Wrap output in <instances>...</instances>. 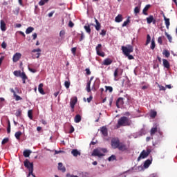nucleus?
<instances>
[{"instance_id":"obj_37","label":"nucleus","mask_w":177,"mask_h":177,"mask_svg":"<svg viewBox=\"0 0 177 177\" xmlns=\"http://www.w3.org/2000/svg\"><path fill=\"white\" fill-rule=\"evenodd\" d=\"M151 41V37H150V35H147L145 45L147 46L148 44H149Z\"/></svg>"},{"instance_id":"obj_23","label":"nucleus","mask_w":177,"mask_h":177,"mask_svg":"<svg viewBox=\"0 0 177 177\" xmlns=\"http://www.w3.org/2000/svg\"><path fill=\"white\" fill-rule=\"evenodd\" d=\"M150 6H150V4H148V5H147V6L143 8V10H142V13H143V15H145V16H147V15H149V14L147 13V10H149V9H150Z\"/></svg>"},{"instance_id":"obj_60","label":"nucleus","mask_w":177,"mask_h":177,"mask_svg":"<svg viewBox=\"0 0 177 177\" xmlns=\"http://www.w3.org/2000/svg\"><path fill=\"white\" fill-rule=\"evenodd\" d=\"M68 26L73 28V27H74V23H73L72 21H70L68 23Z\"/></svg>"},{"instance_id":"obj_18","label":"nucleus","mask_w":177,"mask_h":177,"mask_svg":"<svg viewBox=\"0 0 177 177\" xmlns=\"http://www.w3.org/2000/svg\"><path fill=\"white\" fill-rule=\"evenodd\" d=\"M163 17H164L166 28H167L168 30V28H169V26H171V22H169V18H167L165 15H163Z\"/></svg>"},{"instance_id":"obj_33","label":"nucleus","mask_w":177,"mask_h":177,"mask_svg":"<svg viewBox=\"0 0 177 177\" xmlns=\"http://www.w3.org/2000/svg\"><path fill=\"white\" fill-rule=\"evenodd\" d=\"M34 31V28L33 27H28L26 30V34H31Z\"/></svg>"},{"instance_id":"obj_57","label":"nucleus","mask_w":177,"mask_h":177,"mask_svg":"<svg viewBox=\"0 0 177 177\" xmlns=\"http://www.w3.org/2000/svg\"><path fill=\"white\" fill-rule=\"evenodd\" d=\"M45 1L44 0H41L39 2V6H44V5H45Z\"/></svg>"},{"instance_id":"obj_16","label":"nucleus","mask_w":177,"mask_h":177,"mask_svg":"<svg viewBox=\"0 0 177 177\" xmlns=\"http://www.w3.org/2000/svg\"><path fill=\"white\" fill-rule=\"evenodd\" d=\"M162 62H163V66L165 67V68L169 70V68H171V64H169V62H168V60L165 59H163Z\"/></svg>"},{"instance_id":"obj_51","label":"nucleus","mask_w":177,"mask_h":177,"mask_svg":"<svg viewBox=\"0 0 177 177\" xmlns=\"http://www.w3.org/2000/svg\"><path fill=\"white\" fill-rule=\"evenodd\" d=\"M158 42L160 44V45H162V37H159L158 38Z\"/></svg>"},{"instance_id":"obj_62","label":"nucleus","mask_w":177,"mask_h":177,"mask_svg":"<svg viewBox=\"0 0 177 177\" xmlns=\"http://www.w3.org/2000/svg\"><path fill=\"white\" fill-rule=\"evenodd\" d=\"M100 35H102V37H104V35H106V30H102L100 32Z\"/></svg>"},{"instance_id":"obj_55","label":"nucleus","mask_w":177,"mask_h":177,"mask_svg":"<svg viewBox=\"0 0 177 177\" xmlns=\"http://www.w3.org/2000/svg\"><path fill=\"white\" fill-rule=\"evenodd\" d=\"M85 38V35H84V32H82L80 34V41H82Z\"/></svg>"},{"instance_id":"obj_39","label":"nucleus","mask_w":177,"mask_h":177,"mask_svg":"<svg viewBox=\"0 0 177 177\" xmlns=\"http://www.w3.org/2000/svg\"><path fill=\"white\" fill-rule=\"evenodd\" d=\"M115 160H117V157H115V155H111L109 158V161H114Z\"/></svg>"},{"instance_id":"obj_42","label":"nucleus","mask_w":177,"mask_h":177,"mask_svg":"<svg viewBox=\"0 0 177 177\" xmlns=\"http://www.w3.org/2000/svg\"><path fill=\"white\" fill-rule=\"evenodd\" d=\"M156 48V41H154V39H152L151 44V49L152 50Z\"/></svg>"},{"instance_id":"obj_31","label":"nucleus","mask_w":177,"mask_h":177,"mask_svg":"<svg viewBox=\"0 0 177 177\" xmlns=\"http://www.w3.org/2000/svg\"><path fill=\"white\" fill-rule=\"evenodd\" d=\"M74 121H75V122H76V124H78V122H81V115H76L74 118Z\"/></svg>"},{"instance_id":"obj_4","label":"nucleus","mask_w":177,"mask_h":177,"mask_svg":"<svg viewBox=\"0 0 177 177\" xmlns=\"http://www.w3.org/2000/svg\"><path fill=\"white\" fill-rule=\"evenodd\" d=\"M24 167L26 168H27V169H28V171H29L28 176L32 175V176L36 177L35 175H34V174H33V172H34V163L30 162L28 159H26V160H24Z\"/></svg>"},{"instance_id":"obj_3","label":"nucleus","mask_w":177,"mask_h":177,"mask_svg":"<svg viewBox=\"0 0 177 177\" xmlns=\"http://www.w3.org/2000/svg\"><path fill=\"white\" fill-rule=\"evenodd\" d=\"M24 167L26 168H27V169H28V171H29L28 176L32 175V176L36 177L35 175H34V174H33V172H34V163L30 162L28 159H26V160H24Z\"/></svg>"},{"instance_id":"obj_56","label":"nucleus","mask_w":177,"mask_h":177,"mask_svg":"<svg viewBox=\"0 0 177 177\" xmlns=\"http://www.w3.org/2000/svg\"><path fill=\"white\" fill-rule=\"evenodd\" d=\"M74 131H75V129H74V127L71 126L69 133H73V132H74Z\"/></svg>"},{"instance_id":"obj_58","label":"nucleus","mask_w":177,"mask_h":177,"mask_svg":"<svg viewBox=\"0 0 177 177\" xmlns=\"http://www.w3.org/2000/svg\"><path fill=\"white\" fill-rule=\"evenodd\" d=\"M128 57L129 60H133L134 57H133V55H131L130 54H129V55H125Z\"/></svg>"},{"instance_id":"obj_6","label":"nucleus","mask_w":177,"mask_h":177,"mask_svg":"<svg viewBox=\"0 0 177 177\" xmlns=\"http://www.w3.org/2000/svg\"><path fill=\"white\" fill-rule=\"evenodd\" d=\"M122 53L124 55V56L131 55V53H132V52H133V46L130 44L127 45L126 46H122Z\"/></svg>"},{"instance_id":"obj_11","label":"nucleus","mask_w":177,"mask_h":177,"mask_svg":"<svg viewBox=\"0 0 177 177\" xmlns=\"http://www.w3.org/2000/svg\"><path fill=\"white\" fill-rule=\"evenodd\" d=\"M21 59V53H16L12 57V62L14 63H17Z\"/></svg>"},{"instance_id":"obj_40","label":"nucleus","mask_w":177,"mask_h":177,"mask_svg":"<svg viewBox=\"0 0 177 177\" xmlns=\"http://www.w3.org/2000/svg\"><path fill=\"white\" fill-rule=\"evenodd\" d=\"M28 116L30 118V120H32V110H29L28 111Z\"/></svg>"},{"instance_id":"obj_29","label":"nucleus","mask_w":177,"mask_h":177,"mask_svg":"<svg viewBox=\"0 0 177 177\" xmlns=\"http://www.w3.org/2000/svg\"><path fill=\"white\" fill-rule=\"evenodd\" d=\"M31 151L26 149L25 151H24L23 155L24 157L27 158V157H30V154H31Z\"/></svg>"},{"instance_id":"obj_20","label":"nucleus","mask_w":177,"mask_h":177,"mask_svg":"<svg viewBox=\"0 0 177 177\" xmlns=\"http://www.w3.org/2000/svg\"><path fill=\"white\" fill-rule=\"evenodd\" d=\"M101 133H102V135L104 136H107V135H109L107 127H102L101 128Z\"/></svg>"},{"instance_id":"obj_25","label":"nucleus","mask_w":177,"mask_h":177,"mask_svg":"<svg viewBox=\"0 0 177 177\" xmlns=\"http://www.w3.org/2000/svg\"><path fill=\"white\" fill-rule=\"evenodd\" d=\"M0 25H1V31H5L6 30V24L5 23V21L3 20L1 21Z\"/></svg>"},{"instance_id":"obj_45","label":"nucleus","mask_w":177,"mask_h":177,"mask_svg":"<svg viewBox=\"0 0 177 177\" xmlns=\"http://www.w3.org/2000/svg\"><path fill=\"white\" fill-rule=\"evenodd\" d=\"M21 73V71H14V75H15V77H20Z\"/></svg>"},{"instance_id":"obj_8","label":"nucleus","mask_w":177,"mask_h":177,"mask_svg":"<svg viewBox=\"0 0 177 177\" xmlns=\"http://www.w3.org/2000/svg\"><path fill=\"white\" fill-rule=\"evenodd\" d=\"M102 49H103V46H102V44H97V46L95 48L96 53L97 56L104 57V56H106V54L104 53V52L102 50Z\"/></svg>"},{"instance_id":"obj_43","label":"nucleus","mask_w":177,"mask_h":177,"mask_svg":"<svg viewBox=\"0 0 177 177\" xmlns=\"http://www.w3.org/2000/svg\"><path fill=\"white\" fill-rule=\"evenodd\" d=\"M15 115L16 117H21V110L19 109L18 111H17V112L15 113Z\"/></svg>"},{"instance_id":"obj_41","label":"nucleus","mask_w":177,"mask_h":177,"mask_svg":"<svg viewBox=\"0 0 177 177\" xmlns=\"http://www.w3.org/2000/svg\"><path fill=\"white\" fill-rule=\"evenodd\" d=\"M140 12V7L137 6L134 8L135 15H138V13H139Z\"/></svg>"},{"instance_id":"obj_61","label":"nucleus","mask_w":177,"mask_h":177,"mask_svg":"<svg viewBox=\"0 0 177 177\" xmlns=\"http://www.w3.org/2000/svg\"><path fill=\"white\" fill-rule=\"evenodd\" d=\"M92 99H93V97L92 95H90V97L87 98L88 103H91V102H92Z\"/></svg>"},{"instance_id":"obj_53","label":"nucleus","mask_w":177,"mask_h":177,"mask_svg":"<svg viewBox=\"0 0 177 177\" xmlns=\"http://www.w3.org/2000/svg\"><path fill=\"white\" fill-rule=\"evenodd\" d=\"M6 46H8L6 43L5 41H3V43L1 44V48H3V49H6Z\"/></svg>"},{"instance_id":"obj_49","label":"nucleus","mask_w":177,"mask_h":177,"mask_svg":"<svg viewBox=\"0 0 177 177\" xmlns=\"http://www.w3.org/2000/svg\"><path fill=\"white\" fill-rule=\"evenodd\" d=\"M105 88H106V91H109L110 92V93H111V92H113V87L106 86Z\"/></svg>"},{"instance_id":"obj_10","label":"nucleus","mask_w":177,"mask_h":177,"mask_svg":"<svg viewBox=\"0 0 177 177\" xmlns=\"http://www.w3.org/2000/svg\"><path fill=\"white\" fill-rule=\"evenodd\" d=\"M146 20L147 24H151V23L153 24H156V23H157V20L154 19V16L153 15H149L148 17H147Z\"/></svg>"},{"instance_id":"obj_1","label":"nucleus","mask_w":177,"mask_h":177,"mask_svg":"<svg viewBox=\"0 0 177 177\" xmlns=\"http://www.w3.org/2000/svg\"><path fill=\"white\" fill-rule=\"evenodd\" d=\"M111 146L113 149H118L119 151H128L129 150V147H128L125 143L120 142L118 138H113L111 140Z\"/></svg>"},{"instance_id":"obj_54","label":"nucleus","mask_w":177,"mask_h":177,"mask_svg":"<svg viewBox=\"0 0 177 177\" xmlns=\"http://www.w3.org/2000/svg\"><path fill=\"white\" fill-rule=\"evenodd\" d=\"M29 71H30V73H36L37 72V70L36 69H34V68H31L30 67H28Z\"/></svg>"},{"instance_id":"obj_28","label":"nucleus","mask_w":177,"mask_h":177,"mask_svg":"<svg viewBox=\"0 0 177 177\" xmlns=\"http://www.w3.org/2000/svg\"><path fill=\"white\" fill-rule=\"evenodd\" d=\"M95 21L96 23V25L95 26V30H97V31H99L102 26L100 25V23H99V21L96 18H95Z\"/></svg>"},{"instance_id":"obj_36","label":"nucleus","mask_w":177,"mask_h":177,"mask_svg":"<svg viewBox=\"0 0 177 177\" xmlns=\"http://www.w3.org/2000/svg\"><path fill=\"white\" fill-rule=\"evenodd\" d=\"M19 77L22 79V80H27V75H26V73L22 72L21 73V74L19 75Z\"/></svg>"},{"instance_id":"obj_30","label":"nucleus","mask_w":177,"mask_h":177,"mask_svg":"<svg viewBox=\"0 0 177 177\" xmlns=\"http://www.w3.org/2000/svg\"><path fill=\"white\" fill-rule=\"evenodd\" d=\"M157 131H158L157 127L151 128L150 131L151 136H153V135H156V132H157Z\"/></svg>"},{"instance_id":"obj_63","label":"nucleus","mask_w":177,"mask_h":177,"mask_svg":"<svg viewBox=\"0 0 177 177\" xmlns=\"http://www.w3.org/2000/svg\"><path fill=\"white\" fill-rule=\"evenodd\" d=\"M55 15V11H52L51 12L48 13V17H52Z\"/></svg>"},{"instance_id":"obj_32","label":"nucleus","mask_w":177,"mask_h":177,"mask_svg":"<svg viewBox=\"0 0 177 177\" xmlns=\"http://www.w3.org/2000/svg\"><path fill=\"white\" fill-rule=\"evenodd\" d=\"M21 135H23V133H21V131H17L15 133V136L16 139H17V140H20V136H21Z\"/></svg>"},{"instance_id":"obj_22","label":"nucleus","mask_w":177,"mask_h":177,"mask_svg":"<svg viewBox=\"0 0 177 177\" xmlns=\"http://www.w3.org/2000/svg\"><path fill=\"white\" fill-rule=\"evenodd\" d=\"M71 154H73L74 157H77L78 156H81V152H80L78 149H73L71 151Z\"/></svg>"},{"instance_id":"obj_12","label":"nucleus","mask_w":177,"mask_h":177,"mask_svg":"<svg viewBox=\"0 0 177 177\" xmlns=\"http://www.w3.org/2000/svg\"><path fill=\"white\" fill-rule=\"evenodd\" d=\"M122 75V72H121V69L117 68L113 73V76H114V81H118V75Z\"/></svg>"},{"instance_id":"obj_5","label":"nucleus","mask_w":177,"mask_h":177,"mask_svg":"<svg viewBox=\"0 0 177 177\" xmlns=\"http://www.w3.org/2000/svg\"><path fill=\"white\" fill-rule=\"evenodd\" d=\"M107 151L106 148H97L93 151L92 156L94 157H104V153Z\"/></svg>"},{"instance_id":"obj_50","label":"nucleus","mask_w":177,"mask_h":177,"mask_svg":"<svg viewBox=\"0 0 177 177\" xmlns=\"http://www.w3.org/2000/svg\"><path fill=\"white\" fill-rule=\"evenodd\" d=\"M158 86L159 88V91H165L166 90L165 87H164L163 86L158 84Z\"/></svg>"},{"instance_id":"obj_38","label":"nucleus","mask_w":177,"mask_h":177,"mask_svg":"<svg viewBox=\"0 0 177 177\" xmlns=\"http://www.w3.org/2000/svg\"><path fill=\"white\" fill-rule=\"evenodd\" d=\"M64 35H66V31L61 30L59 32V37L62 38V39H64Z\"/></svg>"},{"instance_id":"obj_59","label":"nucleus","mask_w":177,"mask_h":177,"mask_svg":"<svg viewBox=\"0 0 177 177\" xmlns=\"http://www.w3.org/2000/svg\"><path fill=\"white\" fill-rule=\"evenodd\" d=\"M166 35L167 39H169V42H171V41H172V37H171V35H168V33L166 32Z\"/></svg>"},{"instance_id":"obj_19","label":"nucleus","mask_w":177,"mask_h":177,"mask_svg":"<svg viewBox=\"0 0 177 177\" xmlns=\"http://www.w3.org/2000/svg\"><path fill=\"white\" fill-rule=\"evenodd\" d=\"M38 91L41 95H45V91H44V84L41 83L39 84Z\"/></svg>"},{"instance_id":"obj_2","label":"nucleus","mask_w":177,"mask_h":177,"mask_svg":"<svg viewBox=\"0 0 177 177\" xmlns=\"http://www.w3.org/2000/svg\"><path fill=\"white\" fill-rule=\"evenodd\" d=\"M132 124V121L127 116H122L118 120L117 127H129Z\"/></svg>"},{"instance_id":"obj_64","label":"nucleus","mask_w":177,"mask_h":177,"mask_svg":"<svg viewBox=\"0 0 177 177\" xmlns=\"http://www.w3.org/2000/svg\"><path fill=\"white\" fill-rule=\"evenodd\" d=\"M86 73L87 75H91V70L89 68H86Z\"/></svg>"},{"instance_id":"obj_17","label":"nucleus","mask_w":177,"mask_h":177,"mask_svg":"<svg viewBox=\"0 0 177 177\" xmlns=\"http://www.w3.org/2000/svg\"><path fill=\"white\" fill-rule=\"evenodd\" d=\"M77 97H75L74 98L71 100L70 106L71 109H73V107H75V104H77Z\"/></svg>"},{"instance_id":"obj_47","label":"nucleus","mask_w":177,"mask_h":177,"mask_svg":"<svg viewBox=\"0 0 177 177\" xmlns=\"http://www.w3.org/2000/svg\"><path fill=\"white\" fill-rule=\"evenodd\" d=\"M130 22V20L128 19L127 21H124V23L122 25V27H127L128 26V24Z\"/></svg>"},{"instance_id":"obj_21","label":"nucleus","mask_w":177,"mask_h":177,"mask_svg":"<svg viewBox=\"0 0 177 177\" xmlns=\"http://www.w3.org/2000/svg\"><path fill=\"white\" fill-rule=\"evenodd\" d=\"M151 160L147 159L144 162V168L147 169L150 167V165L151 164Z\"/></svg>"},{"instance_id":"obj_27","label":"nucleus","mask_w":177,"mask_h":177,"mask_svg":"<svg viewBox=\"0 0 177 177\" xmlns=\"http://www.w3.org/2000/svg\"><path fill=\"white\" fill-rule=\"evenodd\" d=\"M149 115H150L151 118H154L155 117H157V111L151 109L150 111Z\"/></svg>"},{"instance_id":"obj_14","label":"nucleus","mask_w":177,"mask_h":177,"mask_svg":"<svg viewBox=\"0 0 177 177\" xmlns=\"http://www.w3.org/2000/svg\"><path fill=\"white\" fill-rule=\"evenodd\" d=\"M10 92L13 93V96L15 98L16 102H19V100H23V98L21 97L16 94V91H15L13 88H10Z\"/></svg>"},{"instance_id":"obj_15","label":"nucleus","mask_w":177,"mask_h":177,"mask_svg":"<svg viewBox=\"0 0 177 177\" xmlns=\"http://www.w3.org/2000/svg\"><path fill=\"white\" fill-rule=\"evenodd\" d=\"M112 63H113V59H111L110 58H106L103 61L102 65L103 66H110V64H112Z\"/></svg>"},{"instance_id":"obj_9","label":"nucleus","mask_w":177,"mask_h":177,"mask_svg":"<svg viewBox=\"0 0 177 177\" xmlns=\"http://www.w3.org/2000/svg\"><path fill=\"white\" fill-rule=\"evenodd\" d=\"M42 50H41V48H37V49H33L32 50V53H35V52H38L36 54H32V59H39V56H41V53Z\"/></svg>"},{"instance_id":"obj_44","label":"nucleus","mask_w":177,"mask_h":177,"mask_svg":"<svg viewBox=\"0 0 177 177\" xmlns=\"http://www.w3.org/2000/svg\"><path fill=\"white\" fill-rule=\"evenodd\" d=\"M70 81H65L64 86L66 88V89H68V88H70Z\"/></svg>"},{"instance_id":"obj_26","label":"nucleus","mask_w":177,"mask_h":177,"mask_svg":"<svg viewBox=\"0 0 177 177\" xmlns=\"http://www.w3.org/2000/svg\"><path fill=\"white\" fill-rule=\"evenodd\" d=\"M122 15L119 14L117 17H115V21L116 23H121V21H122Z\"/></svg>"},{"instance_id":"obj_7","label":"nucleus","mask_w":177,"mask_h":177,"mask_svg":"<svg viewBox=\"0 0 177 177\" xmlns=\"http://www.w3.org/2000/svg\"><path fill=\"white\" fill-rule=\"evenodd\" d=\"M151 153V150L150 149H148L146 150H143L139 157L137 159V161H140L142 159L146 158L147 157H149V155Z\"/></svg>"},{"instance_id":"obj_52","label":"nucleus","mask_w":177,"mask_h":177,"mask_svg":"<svg viewBox=\"0 0 177 177\" xmlns=\"http://www.w3.org/2000/svg\"><path fill=\"white\" fill-rule=\"evenodd\" d=\"M71 52H72L73 55H75V53L77 52V47L72 48Z\"/></svg>"},{"instance_id":"obj_35","label":"nucleus","mask_w":177,"mask_h":177,"mask_svg":"<svg viewBox=\"0 0 177 177\" xmlns=\"http://www.w3.org/2000/svg\"><path fill=\"white\" fill-rule=\"evenodd\" d=\"M84 30L86 31V32H87L88 34H91V26H89V25L84 26Z\"/></svg>"},{"instance_id":"obj_46","label":"nucleus","mask_w":177,"mask_h":177,"mask_svg":"<svg viewBox=\"0 0 177 177\" xmlns=\"http://www.w3.org/2000/svg\"><path fill=\"white\" fill-rule=\"evenodd\" d=\"M86 91L88 93L91 92V82H88L87 83Z\"/></svg>"},{"instance_id":"obj_13","label":"nucleus","mask_w":177,"mask_h":177,"mask_svg":"<svg viewBox=\"0 0 177 177\" xmlns=\"http://www.w3.org/2000/svg\"><path fill=\"white\" fill-rule=\"evenodd\" d=\"M116 106H117L118 109H121V107H122V106H124V98L119 97L116 100Z\"/></svg>"},{"instance_id":"obj_34","label":"nucleus","mask_w":177,"mask_h":177,"mask_svg":"<svg viewBox=\"0 0 177 177\" xmlns=\"http://www.w3.org/2000/svg\"><path fill=\"white\" fill-rule=\"evenodd\" d=\"M162 55H164V56H165V57H169L171 55V53H169V51L168 50H164Z\"/></svg>"},{"instance_id":"obj_48","label":"nucleus","mask_w":177,"mask_h":177,"mask_svg":"<svg viewBox=\"0 0 177 177\" xmlns=\"http://www.w3.org/2000/svg\"><path fill=\"white\" fill-rule=\"evenodd\" d=\"M8 142H9V138H6L3 139L2 142H1V145H6V143H8Z\"/></svg>"},{"instance_id":"obj_24","label":"nucleus","mask_w":177,"mask_h":177,"mask_svg":"<svg viewBox=\"0 0 177 177\" xmlns=\"http://www.w3.org/2000/svg\"><path fill=\"white\" fill-rule=\"evenodd\" d=\"M58 169L62 171V172H66V167L63 166V163L62 162L58 163Z\"/></svg>"}]
</instances>
